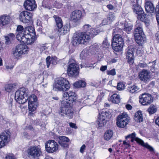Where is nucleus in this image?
<instances>
[{"label": "nucleus", "mask_w": 159, "mask_h": 159, "mask_svg": "<svg viewBox=\"0 0 159 159\" xmlns=\"http://www.w3.org/2000/svg\"><path fill=\"white\" fill-rule=\"evenodd\" d=\"M62 99L59 113L61 116L66 115L69 118H72L74 112L71 106V102L76 100V95L72 91L66 92L63 93Z\"/></svg>", "instance_id": "1"}, {"label": "nucleus", "mask_w": 159, "mask_h": 159, "mask_svg": "<svg viewBox=\"0 0 159 159\" xmlns=\"http://www.w3.org/2000/svg\"><path fill=\"white\" fill-rule=\"evenodd\" d=\"M90 27V26L89 25H86L84 26V29L86 32H76L74 34L72 41L73 45L76 46L80 44H85L89 42L90 39V36L88 34V31H89Z\"/></svg>", "instance_id": "2"}, {"label": "nucleus", "mask_w": 159, "mask_h": 159, "mask_svg": "<svg viewBox=\"0 0 159 159\" xmlns=\"http://www.w3.org/2000/svg\"><path fill=\"white\" fill-rule=\"evenodd\" d=\"M70 87V84L66 79L61 78L53 86V89L57 91H66Z\"/></svg>", "instance_id": "3"}, {"label": "nucleus", "mask_w": 159, "mask_h": 159, "mask_svg": "<svg viewBox=\"0 0 159 159\" xmlns=\"http://www.w3.org/2000/svg\"><path fill=\"white\" fill-rule=\"evenodd\" d=\"M28 91L24 88H20L15 93V99L20 104L25 103L27 100Z\"/></svg>", "instance_id": "4"}, {"label": "nucleus", "mask_w": 159, "mask_h": 159, "mask_svg": "<svg viewBox=\"0 0 159 159\" xmlns=\"http://www.w3.org/2000/svg\"><path fill=\"white\" fill-rule=\"evenodd\" d=\"M134 35L136 43L141 47V45L146 41L145 35L143 31L142 28L140 26L137 27L134 31Z\"/></svg>", "instance_id": "5"}, {"label": "nucleus", "mask_w": 159, "mask_h": 159, "mask_svg": "<svg viewBox=\"0 0 159 159\" xmlns=\"http://www.w3.org/2000/svg\"><path fill=\"white\" fill-rule=\"evenodd\" d=\"M28 156L31 159H37L42 154L40 146L30 147L27 151Z\"/></svg>", "instance_id": "6"}, {"label": "nucleus", "mask_w": 159, "mask_h": 159, "mask_svg": "<svg viewBox=\"0 0 159 159\" xmlns=\"http://www.w3.org/2000/svg\"><path fill=\"white\" fill-rule=\"evenodd\" d=\"M130 117L126 113L124 112L119 115L117 118L116 124L119 127L124 128L128 124Z\"/></svg>", "instance_id": "7"}, {"label": "nucleus", "mask_w": 159, "mask_h": 159, "mask_svg": "<svg viewBox=\"0 0 159 159\" xmlns=\"http://www.w3.org/2000/svg\"><path fill=\"white\" fill-rule=\"evenodd\" d=\"M35 35H24L20 34L17 36L18 40L23 43H26L27 45L31 44L33 43L35 40Z\"/></svg>", "instance_id": "8"}, {"label": "nucleus", "mask_w": 159, "mask_h": 159, "mask_svg": "<svg viewBox=\"0 0 159 159\" xmlns=\"http://www.w3.org/2000/svg\"><path fill=\"white\" fill-rule=\"evenodd\" d=\"M111 117L109 112L102 111L99 114L97 120L98 124L99 127H102L107 123V121Z\"/></svg>", "instance_id": "9"}, {"label": "nucleus", "mask_w": 159, "mask_h": 159, "mask_svg": "<svg viewBox=\"0 0 159 159\" xmlns=\"http://www.w3.org/2000/svg\"><path fill=\"white\" fill-rule=\"evenodd\" d=\"M28 99V108L30 111H35L38 105V100L37 96L34 94L31 95L29 98L27 97V100Z\"/></svg>", "instance_id": "10"}, {"label": "nucleus", "mask_w": 159, "mask_h": 159, "mask_svg": "<svg viewBox=\"0 0 159 159\" xmlns=\"http://www.w3.org/2000/svg\"><path fill=\"white\" fill-rule=\"evenodd\" d=\"M133 9L134 12L137 15L138 19L141 21H144L147 18V15L141 7L137 5H134Z\"/></svg>", "instance_id": "11"}, {"label": "nucleus", "mask_w": 159, "mask_h": 159, "mask_svg": "<svg viewBox=\"0 0 159 159\" xmlns=\"http://www.w3.org/2000/svg\"><path fill=\"white\" fill-rule=\"evenodd\" d=\"M136 134L135 132H133L131 134H130L125 137V139H127L129 138L131 139V141L133 142L134 140H135L137 143H139L142 146H143L148 149L150 150H153V148L148 144L144 143V142L140 139L136 137Z\"/></svg>", "instance_id": "12"}, {"label": "nucleus", "mask_w": 159, "mask_h": 159, "mask_svg": "<svg viewBox=\"0 0 159 159\" xmlns=\"http://www.w3.org/2000/svg\"><path fill=\"white\" fill-rule=\"evenodd\" d=\"M46 151L50 153L57 152L58 148V145L54 140H49L45 143Z\"/></svg>", "instance_id": "13"}, {"label": "nucleus", "mask_w": 159, "mask_h": 159, "mask_svg": "<svg viewBox=\"0 0 159 159\" xmlns=\"http://www.w3.org/2000/svg\"><path fill=\"white\" fill-rule=\"evenodd\" d=\"M33 16L31 12L25 11H22L19 14V19L23 23H28L32 20Z\"/></svg>", "instance_id": "14"}, {"label": "nucleus", "mask_w": 159, "mask_h": 159, "mask_svg": "<svg viewBox=\"0 0 159 159\" xmlns=\"http://www.w3.org/2000/svg\"><path fill=\"white\" fill-rule=\"evenodd\" d=\"M139 102L143 105H147L152 102L153 99L149 94L145 93L139 96Z\"/></svg>", "instance_id": "15"}, {"label": "nucleus", "mask_w": 159, "mask_h": 159, "mask_svg": "<svg viewBox=\"0 0 159 159\" xmlns=\"http://www.w3.org/2000/svg\"><path fill=\"white\" fill-rule=\"evenodd\" d=\"M139 77L141 81L145 83L149 82L151 78L150 71L145 69H143L140 72Z\"/></svg>", "instance_id": "16"}, {"label": "nucleus", "mask_w": 159, "mask_h": 159, "mask_svg": "<svg viewBox=\"0 0 159 159\" xmlns=\"http://www.w3.org/2000/svg\"><path fill=\"white\" fill-rule=\"evenodd\" d=\"M79 69L78 65L75 63L71 62V61L70 60L67 69L68 74L71 75L76 76L78 74Z\"/></svg>", "instance_id": "17"}, {"label": "nucleus", "mask_w": 159, "mask_h": 159, "mask_svg": "<svg viewBox=\"0 0 159 159\" xmlns=\"http://www.w3.org/2000/svg\"><path fill=\"white\" fill-rule=\"evenodd\" d=\"M10 132H3L0 135V148L5 146L10 141Z\"/></svg>", "instance_id": "18"}, {"label": "nucleus", "mask_w": 159, "mask_h": 159, "mask_svg": "<svg viewBox=\"0 0 159 159\" xmlns=\"http://www.w3.org/2000/svg\"><path fill=\"white\" fill-rule=\"evenodd\" d=\"M82 13L80 11L75 10L72 12L70 15V20L74 23H78L81 19Z\"/></svg>", "instance_id": "19"}, {"label": "nucleus", "mask_w": 159, "mask_h": 159, "mask_svg": "<svg viewBox=\"0 0 159 159\" xmlns=\"http://www.w3.org/2000/svg\"><path fill=\"white\" fill-rule=\"evenodd\" d=\"M136 49L132 46L128 48L126 52L128 62L130 64H132L134 62V53Z\"/></svg>", "instance_id": "20"}, {"label": "nucleus", "mask_w": 159, "mask_h": 159, "mask_svg": "<svg viewBox=\"0 0 159 159\" xmlns=\"http://www.w3.org/2000/svg\"><path fill=\"white\" fill-rule=\"evenodd\" d=\"M25 9L30 11H33L37 7L35 0H27L24 4Z\"/></svg>", "instance_id": "21"}, {"label": "nucleus", "mask_w": 159, "mask_h": 159, "mask_svg": "<svg viewBox=\"0 0 159 159\" xmlns=\"http://www.w3.org/2000/svg\"><path fill=\"white\" fill-rule=\"evenodd\" d=\"M58 142L59 144L63 148L68 147L69 145L67 143L69 142V139L65 136H60L58 137Z\"/></svg>", "instance_id": "22"}, {"label": "nucleus", "mask_w": 159, "mask_h": 159, "mask_svg": "<svg viewBox=\"0 0 159 159\" xmlns=\"http://www.w3.org/2000/svg\"><path fill=\"white\" fill-rule=\"evenodd\" d=\"M145 7L146 11L148 13H152L151 15H154V6L152 3L149 1H147L145 3Z\"/></svg>", "instance_id": "23"}, {"label": "nucleus", "mask_w": 159, "mask_h": 159, "mask_svg": "<svg viewBox=\"0 0 159 159\" xmlns=\"http://www.w3.org/2000/svg\"><path fill=\"white\" fill-rule=\"evenodd\" d=\"M116 43V44H119L121 46H123L124 41L120 35L118 34H115L113 36L112 43Z\"/></svg>", "instance_id": "24"}, {"label": "nucleus", "mask_w": 159, "mask_h": 159, "mask_svg": "<svg viewBox=\"0 0 159 159\" xmlns=\"http://www.w3.org/2000/svg\"><path fill=\"white\" fill-rule=\"evenodd\" d=\"M11 17L8 15H2L0 16V24L4 26L8 24L11 20Z\"/></svg>", "instance_id": "25"}, {"label": "nucleus", "mask_w": 159, "mask_h": 159, "mask_svg": "<svg viewBox=\"0 0 159 159\" xmlns=\"http://www.w3.org/2000/svg\"><path fill=\"white\" fill-rule=\"evenodd\" d=\"M23 32L24 35L27 36V35H30L33 36L35 35L34 29L32 26L25 27L24 30Z\"/></svg>", "instance_id": "26"}, {"label": "nucleus", "mask_w": 159, "mask_h": 159, "mask_svg": "<svg viewBox=\"0 0 159 159\" xmlns=\"http://www.w3.org/2000/svg\"><path fill=\"white\" fill-rule=\"evenodd\" d=\"M19 52L22 55L27 54L28 51L27 47L24 44H19L16 46Z\"/></svg>", "instance_id": "27"}, {"label": "nucleus", "mask_w": 159, "mask_h": 159, "mask_svg": "<svg viewBox=\"0 0 159 159\" xmlns=\"http://www.w3.org/2000/svg\"><path fill=\"white\" fill-rule=\"evenodd\" d=\"M120 100L119 95L116 94H114L111 97L109 101L114 103H118L120 102Z\"/></svg>", "instance_id": "28"}, {"label": "nucleus", "mask_w": 159, "mask_h": 159, "mask_svg": "<svg viewBox=\"0 0 159 159\" xmlns=\"http://www.w3.org/2000/svg\"><path fill=\"white\" fill-rule=\"evenodd\" d=\"M134 119L135 121L139 122H142L143 121V119L141 111H138L135 113Z\"/></svg>", "instance_id": "29"}, {"label": "nucleus", "mask_w": 159, "mask_h": 159, "mask_svg": "<svg viewBox=\"0 0 159 159\" xmlns=\"http://www.w3.org/2000/svg\"><path fill=\"white\" fill-rule=\"evenodd\" d=\"M54 18L55 19L56 25L58 29H61L63 26V23L61 17L57 16L54 15Z\"/></svg>", "instance_id": "30"}, {"label": "nucleus", "mask_w": 159, "mask_h": 159, "mask_svg": "<svg viewBox=\"0 0 159 159\" xmlns=\"http://www.w3.org/2000/svg\"><path fill=\"white\" fill-rule=\"evenodd\" d=\"M113 135V132L112 130L109 129L105 132L104 137V139L106 140H109L112 137Z\"/></svg>", "instance_id": "31"}, {"label": "nucleus", "mask_w": 159, "mask_h": 159, "mask_svg": "<svg viewBox=\"0 0 159 159\" xmlns=\"http://www.w3.org/2000/svg\"><path fill=\"white\" fill-rule=\"evenodd\" d=\"M12 54L13 57L15 59H19L21 56L16 47L13 49Z\"/></svg>", "instance_id": "32"}, {"label": "nucleus", "mask_w": 159, "mask_h": 159, "mask_svg": "<svg viewBox=\"0 0 159 159\" xmlns=\"http://www.w3.org/2000/svg\"><path fill=\"white\" fill-rule=\"evenodd\" d=\"M46 65L48 68H49L50 64L55 65L56 64L57 62L55 59L50 58L49 56L46 59Z\"/></svg>", "instance_id": "33"}, {"label": "nucleus", "mask_w": 159, "mask_h": 159, "mask_svg": "<svg viewBox=\"0 0 159 159\" xmlns=\"http://www.w3.org/2000/svg\"><path fill=\"white\" fill-rule=\"evenodd\" d=\"M69 29L68 25H66L63 28L58 29V30L61 35H63L66 34L69 31Z\"/></svg>", "instance_id": "34"}, {"label": "nucleus", "mask_w": 159, "mask_h": 159, "mask_svg": "<svg viewBox=\"0 0 159 159\" xmlns=\"http://www.w3.org/2000/svg\"><path fill=\"white\" fill-rule=\"evenodd\" d=\"M128 90L130 93H133L138 92L139 88L135 85H133L129 87L128 88Z\"/></svg>", "instance_id": "35"}, {"label": "nucleus", "mask_w": 159, "mask_h": 159, "mask_svg": "<svg viewBox=\"0 0 159 159\" xmlns=\"http://www.w3.org/2000/svg\"><path fill=\"white\" fill-rule=\"evenodd\" d=\"M86 85V83L83 80H79L75 82L74 84L75 87L77 88L84 87Z\"/></svg>", "instance_id": "36"}, {"label": "nucleus", "mask_w": 159, "mask_h": 159, "mask_svg": "<svg viewBox=\"0 0 159 159\" xmlns=\"http://www.w3.org/2000/svg\"><path fill=\"white\" fill-rule=\"evenodd\" d=\"M111 46L113 49L116 52H119L120 50L123 46H121L120 47V45L116 44V43H112Z\"/></svg>", "instance_id": "37"}, {"label": "nucleus", "mask_w": 159, "mask_h": 159, "mask_svg": "<svg viewBox=\"0 0 159 159\" xmlns=\"http://www.w3.org/2000/svg\"><path fill=\"white\" fill-rule=\"evenodd\" d=\"M16 87L13 84H8L6 85L5 87V90L8 92H10Z\"/></svg>", "instance_id": "38"}, {"label": "nucleus", "mask_w": 159, "mask_h": 159, "mask_svg": "<svg viewBox=\"0 0 159 159\" xmlns=\"http://www.w3.org/2000/svg\"><path fill=\"white\" fill-rule=\"evenodd\" d=\"M132 25L130 24H125L124 26V30L127 33H129L132 29Z\"/></svg>", "instance_id": "39"}, {"label": "nucleus", "mask_w": 159, "mask_h": 159, "mask_svg": "<svg viewBox=\"0 0 159 159\" xmlns=\"http://www.w3.org/2000/svg\"><path fill=\"white\" fill-rule=\"evenodd\" d=\"M90 50H91L92 52H98L99 49V46L96 43H95L93 45H91L90 47Z\"/></svg>", "instance_id": "40"}, {"label": "nucleus", "mask_w": 159, "mask_h": 159, "mask_svg": "<svg viewBox=\"0 0 159 159\" xmlns=\"http://www.w3.org/2000/svg\"><path fill=\"white\" fill-rule=\"evenodd\" d=\"M156 108L154 105H151L148 109V111L150 114H152L156 112Z\"/></svg>", "instance_id": "41"}, {"label": "nucleus", "mask_w": 159, "mask_h": 159, "mask_svg": "<svg viewBox=\"0 0 159 159\" xmlns=\"http://www.w3.org/2000/svg\"><path fill=\"white\" fill-rule=\"evenodd\" d=\"M109 46V43H108L107 38L106 37L103 40L101 45V47L103 48H108Z\"/></svg>", "instance_id": "42"}, {"label": "nucleus", "mask_w": 159, "mask_h": 159, "mask_svg": "<svg viewBox=\"0 0 159 159\" xmlns=\"http://www.w3.org/2000/svg\"><path fill=\"white\" fill-rule=\"evenodd\" d=\"M98 34L97 31L93 28H90L89 31H88V34H89L90 37L92 36H94Z\"/></svg>", "instance_id": "43"}, {"label": "nucleus", "mask_w": 159, "mask_h": 159, "mask_svg": "<svg viewBox=\"0 0 159 159\" xmlns=\"http://www.w3.org/2000/svg\"><path fill=\"white\" fill-rule=\"evenodd\" d=\"M24 29L23 28V27L21 25H18L16 31L18 32L17 34L16 35V38H17V36L19 34H24L23 30Z\"/></svg>", "instance_id": "44"}, {"label": "nucleus", "mask_w": 159, "mask_h": 159, "mask_svg": "<svg viewBox=\"0 0 159 159\" xmlns=\"http://www.w3.org/2000/svg\"><path fill=\"white\" fill-rule=\"evenodd\" d=\"M107 18L109 23H111L115 19V16L112 14L108 15L107 16Z\"/></svg>", "instance_id": "45"}, {"label": "nucleus", "mask_w": 159, "mask_h": 159, "mask_svg": "<svg viewBox=\"0 0 159 159\" xmlns=\"http://www.w3.org/2000/svg\"><path fill=\"white\" fill-rule=\"evenodd\" d=\"M117 89L119 90H121L125 88L124 85L122 83H119L117 86Z\"/></svg>", "instance_id": "46"}, {"label": "nucleus", "mask_w": 159, "mask_h": 159, "mask_svg": "<svg viewBox=\"0 0 159 159\" xmlns=\"http://www.w3.org/2000/svg\"><path fill=\"white\" fill-rule=\"evenodd\" d=\"M110 24V23L108 21V20L107 18H106L104 19L103 20H102V23L100 24L99 25L100 26H101L103 25H108Z\"/></svg>", "instance_id": "47"}, {"label": "nucleus", "mask_w": 159, "mask_h": 159, "mask_svg": "<svg viewBox=\"0 0 159 159\" xmlns=\"http://www.w3.org/2000/svg\"><path fill=\"white\" fill-rule=\"evenodd\" d=\"M39 48H40V50L43 51L48 48L47 44L45 43L44 44H39Z\"/></svg>", "instance_id": "48"}, {"label": "nucleus", "mask_w": 159, "mask_h": 159, "mask_svg": "<svg viewBox=\"0 0 159 159\" xmlns=\"http://www.w3.org/2000/svg\"><path fill=\"white\" fill-rule=\"evenodd\" d=\"M107 74L108 75H115L116 74L115 70L113 69L111 70L107 71Z\"/></svg>", "instance_id": "49"}, {"label": "nucleus", "mask_w": 159, "mask_h": 159, "mask_svg": "<svg viewBox=\"0 0 159 159\" xmlns=\"http://www.w3.org/2000/svg\"><path fill=\"white\" fill-rule=\"evenodd\" d=\"M51 0H43V4L48 7L51 6Z\"/></svg>", "instance_id": "50"}, {"label": "nucleus", "mask_w": 159, "mask_h": 159, "mask_svg": "<svg viewBox=\"0 0 159 159\" xmlns=\"http://www.w3.org/2000/svg\"><path fill=\"white\" fill-rule=\"evenodd\" d=\"M87 54H85V50L83 51L80 54V57L82 59L85 58Z\"/></svg>", "instance_id": "51"}, {"label": "nucleus", "mask_w": 159, "mask_h": 159, "mask_svg": "<svg viewBox=\"0 0 159 159\" xmlns=\"http://www.w3.org/2000/svg\"><path fill=\"white\" fill-rule=\"evenodd\" d=\"M5 159H16L13 155L11 154L7 155L5 157Z\"/></svg>", "instance_id": "52"}, {"label": "nucleus", "mask_w": 159, "mask_h": 159, "mask_svg": "<svg viewBox=\"0 0 159 159\" xmlns=\"http://www.w3.org/2000/svg\"><path fill=\"white\" fill-rule=\"evenodd\" d=\"M6 42L5 43L6 44H9L11 43V41L12 40L10 39L8 37L6 36L5 37Z\"/></svg>", "instance_id": "53"}, {"label": "nucleus", "mask_w": 159, "mask_h": 159, "mask_svg": "<svg viewBox=\"0 0 159 159\" xmlns=\"http://www.w3.org/2000/svg\"><path fill=\"white\" fill-rule=\"evenodd\" d=\"M86 147V146L84 144L80 148V152L81 153H83L84 152Z\"/></svg>", "instance_id": "54"}, {"label": "nucleus", "mask_w": 159, "mask_h": 159, "mask_svg": "<svg viewBox=\"0 0 159 159\" xmlns=\"http://www.w3.org/2000/svg\"><path fill=\"white\" fill-rule=\"evenodd\" d=\"M7 36L10 39H11L12 40L15 38L14 34L12 33L9 34Z\"/></svg>", "instance_id": "55"}, {"label": "nucleus", "mask_w": 159, "mask_h": 159, "mask_svg": "<svg viewBox=\"0 0 159 159\" xmlns=\"http://www.w3.org/2000/svg\"><path fill=\"white\" fill-rule=\"evenodd\" d=\"M70 126L71 128L76 129L77 128V127L76 126L75 124L73 123L70 122L69 123Z\"/></svg>", "instance_id": "56"}, {"label": "nucleus", "mask_w": 159, "mask_h": 159, "mask_svg": "<svg viewBox=\"0 0 159 159\" xmlns=\"http://www.w3.org/2000/svg\"><path fill=\"white\" fill-rule=\"evenodd\" d=\"M156 15H159V4L157 5L155 9Z\"/></svg>", "instance_id": "57"}, {"label": "nucleus", "mask_w": 159, "mask_h": 159, "mask_svg": "<svg viewBox=\"0 0 159 159\" xmlns=\"http://www.w3.org/2000/svg\"><path fill=\"white\" fill-rule=\"evenodd\" d=\"M55 6L57 8H60L62 6V3L59 2H56L55 4Z\"/></svg>", "instance_id": "58"}, {"label": "nucleus", "mask_w": 159, "mask_h": 159, "mask_svg": "<svg viewBox=\"0 0 159 159\" xmlns=\"http://www.w3.org/2000/svg\"><path fill=\"white\" fill-rule=\"evenodd\" d=\"M138 65L139 67L142 68L145 67L147 66V64L145 63H140Z\"/></svg>", "instance_id": "59"}, {"label": "nucleus", "mask_w": 159, "mask_h": 159, "mask_svg": "<svg viewBox=\"0 0 159 159\" xmlns=\"http://www.w3.org/2000/svg\"><path fill=\"white\" fill-rule=\"evenodd\" d=\"M13 101V99L11 98H10L9 99V100L7 101V103L9 104V105H10L11 106H12V103Z\"/></svg>", "instance_id": "60"}, {"label": "nucleus", "mask_w": 159, "mask_h": 159, "mask_svg": "<svg viewBox=\"0 0 159 159\" xmlns=\"http://www.w3.org/2000/svg\"><path fill=\"white\" fill-rule=\"evenodd\" d=\"M126 108L128 110H131L132 108V106L129 104H127L125 105Z\"/></svg>", "instance_id": "61"}, {"label": "nucleus", "mask_w": 159, "mask_h": 159, "mask_svg": "<svg viewBox=\"0 0 159 159\" xmlns=\"http://www.w3.org/2000/svg\"><path fill=\"white\" fill-rule=\"evenodd\" d=\"M107 69V66H102L100 68V70L101 71H103Z\"/></svg>", "instance_id": "62"}, {"label": "nucleus", "mask_w": 159, "mask_h": 159, "mask_svg": "<svg viewBox=\"0 0 159 159\" xmlns=\"http://www.w3.org/2000/svg\"><path fill=\"white\" fill-rule=\"evenodd\" d=\"M13 66H12V65H11L10 66H6V68L8 70H11L13 68Z\"/></svg>", "instance_id": "63"}, {"label": "nucleus", "mask_w": 159, "mask_h": 159, "mask_svg": "<svg viewBox=\"0 0 159 159\" xmlns=\"http://www.w3.org/2000/svg\"><path fill=\"white\" fill-rule=\"evenodd\" d=\"M156 39L158 41H159V31H157L156 34Z\"/></svg>", "instance_id": "64"}]
</instances>
